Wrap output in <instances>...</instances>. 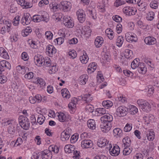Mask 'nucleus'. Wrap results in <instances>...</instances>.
I'll return each mask as SVG.
<instances>
[{
  "label": "nucleus",
  "instance_id": "ddd939ff",
  "mask_svg": "<svg viewBox=\"0 0 159 159\" xmlns=\"http://www.w3.org/2000/svg\"><path fill=\"white\" fill-rule=\"evenodd\" d=\"M93 145L92 141L90 140H84L81 142V147L84 148H91Z\"/></svg>",
  "mask_w": 159,
  "mask_h": 159
},
{
  "label": "nucleus",
  "instance_id": "7c9ffc66",
  "mask_svg": "<svg viewBox=\"0 0 159 159\" xmlns=\"http://www.w3.org/2000/svg\"><path fill=\"white\" fill-rule=\"evenodd\" d=\"M139 59L136 58L132 62L131 66L133 69H134L137 67H138L140 64V62H139Z\"/></svg>",
  "mask_w": 159,
  "mask_h": 159
},
{
  "label": "nucleus",
  "instance_id": "f03ea898",
  "mask_svg": "<svg viewBox=\"0 0 159 159\" xmlns=\"http://www.w3.org/2000/svg\"><path fill=\"white\" fill-rule=\"evenodd\" d=\"M63 23L67 27L72 28L74 26V22L70 16H64L63 18Z\"/></svg>",
  "mask_w": 159,
  "mask_h": 159
},
{
  "label": "nucleus",
  "instance_id": "4c0bfd02",
  "mask_svg": "<svg viewBox=\"0 0 159 159\" xmlns=\"http://www.w3.org/2000/svg\"><path fill=\"white\" fill-rule=\"evenodd\" d=\"M147 139L149 141H152L155 138V134L153 131H149L148 134H147Z\"/></svg>",
  "mask_w": 159,
  "mask_h": 159
},
{
  "label": "nucleus",
  "instance_id": "c756f323",
  "mask_svg": "<svg viewBox=\"0 0 159 159\" xmlns=\"http://www.w3.org/2000/svg\"><path fill=\"white\" fill-rule=\"evenodd\" d=\"M80 59L82 63L86 64L87 63L89 58L87 54L85 53V54H84L82 56L80 57Z\"/></svg>",
  "mask_w": 159,
  "mask_h": 159
},
{
  "label": "nucleus",
  "instance_id": "473e14b6",
  "mask_svg": "<svg viewBox=\"0 0 159 159\" xmlns=\"http://www.w3.org/2000/svg\"><path fill=\"white\" fill-rule=\"evenodd\" d=\"M90 94H85L83 95L84 101L85 103H88L91 101L92 100V98Z\"/></svg>",
  "mask_w": 159,
  "mask_h": 159
},
{
  "label": "nucleus",
  "instance_id": "58836bf2",
  "mask_svg": "<svg viewBox=\"0 0 159 159\" xmlns=\"http://www.w3.org/2000/svg\"><path fill=\"white\" fill-rule=\"evenodd\" d=\"M154 18V13L152 11H149L147 14V16L146 17L147 19L148 20H152Z\"/></svg>",
  "mask_w": 159,
  "mask_h": 159
},
{
  "label": "nucleus",
  "instance_id": "37998d69",
  "mask_svg": "<svg viewBox=\"0 0 159 159\" xmlns=\"http://www.w3.org/2000/svg\"><path fill=\"white\" fill-rule=\"evenodd\" d=\"M15 131V126L11 124L8 128V131L9 134H13Z\"/></svg>",
  "mask_w": 159,
  "mask_h": 159
},
{
  "label": "nucleus",
  "instance_id": "f3484780",
  "mask_svg": "<svg viewBox=\"0 0 159 159\" xmlns=\"http://www.w3.org/2000/svg\"><path fill=\"white\" fill-rule=\"evenodd\" d=\"M88 78V76L86 75H81L79 78L78 80L80 83L81 85L86 84Z\"/></svg>",
  "mask_w": 159,
  "mask_h": 159
},
{
  "label": "nucleus",
  "instance_id": "39448f33",
  "mask_svg": "<svg viewBox=\"0 0 159 159\" xmlns=\"http://www.w3.org/2000/svg\"><path fill=\"white\" fill-rule=\"evenodd\" d=\"M110 154L113 156H116L119 155L120 153V149L118 146L117 145H115L112 147V146L110 147L109 149Z\"/></svg>",
  "mask_w": 159,
  "mask_h": 159
},
{
  "label": "nucleus",
  "instance_id": "4be33fe9",
  "mask_svg": "<svg viewBox=\"0 0 159 159\" xmlns=\"http://www.w3.org/2000/svg\"><path fill=\"white\" fill-rule=\"evenodd\" d=\"M61 94L63 98H69L70 96V94L68 89L66 88L62 89L61 90Z\"/></svg>",
  "mask_w": 159,
  "mask_h": 159
},
{
  "label": "nucleus",
  "instance_id": "4468645a",
  "mask_svg": "<svg viewBox=\"0 0 159 159\" xmlns=\"http://www.w3.org/2000/svg\"><path fill=\"white\" fill-rule=\"evenodd\" d=\"M145 43L147 44L152 45L155 44L157 42L156 39L152 37H148L145 38Z\"/></svg>",
  "mask_w": 159,
  "mask_h": 159
},
{
  "label": "nucleus",
  "instance_id": "7ed1b4c3",
  "mask_svg": "<svg viewBox=\"0 0 159 159\" xmlns=\"http://www.w3.org/2000/svg\"><path fill=\"white\" fill-rule=\"evenodd\" d=\"M32 20V18L30 14L26 13L24 14L20 21L23 25H27L30 23Z\"/></svg>",
  "mask_w": 159,
  "mask_h": 159
},
{
  "label": "nucleus",
  "instance_id": "4d7b16f0",
  "mask_svg": "<svg viewBox=\"0 0 159 159\" xmlns=\"http://www.w3.org/2000/svg\"><path fill=\"white\" fill-rule=\"evenodd\" d=\"M30 123L29 121L27 122L23 125H20L21 127L25 130L28 129L30 127Z\"/></svg>",
  "mask_w": 159,
  "mask_h": 159
},
{
  "label": "nucleus",
  "instance_id": "6e6552de",
  "mask_svg": "<svg viewBox=\"0 0 159 159\" xmlns=\"http://www.w3.org/2000/svg\"><path fill=\"white\" fill-rule=\"evenodd\" d=\"M78 19L80 23H83L85 19V14L82 9H79L76 12Z\"/></svg>",
  "mask_w": 159,
  "mask_h": 159
},
{
  "label": "nucleus",
  "instance_id": "f257e3e1",
  "mask_svg": "<svg viewBox=\"0 0 159 159\" xmlns=\"http://www.w3.org/2000/svg\"><path fill=\"white\" fill-rule=\"evenodd\" d=\"M137 103L143 111L148 112L150 111L151 106L146 101L139 99L137 100Z\"/></svg>",
  "mask_w": 159,
  "mask_h": 159
},
{
  "label": "nucleus",
  "instance_id": "cd10ccee",
  "mask_svg": "<svg viewBox=\"0 0 159 159\" xmlns=\"http://www.w3.org/2000/svg\"><path fill=\"white\" fill-rule=\"evenodd\" d=\"M19 123L20 125H23L25 123L29 121L27 117L23 116H20L19 118Z\"/></svg>",
  "mask_w": 159,
  "mask_h": 159
},
{
  "label": "nucleus",
  "instance_id": "79ce46f5",
  "mask_svg": "<svg viewBox=\"0 0 159 159\" xmlns=\"http://www.w3.org/2000/svg\"><path fill=\"white\" fill-rule=\"evenodd\" d=\"M51 65V61L49 58H47L45 59V61H43V66L45 67H49Z\"/></svg>",
  "mask_w": 159,
  "mask_h": 159
},
{
  "label": "nucleus",
  "instance_id": "a211bd4d",
  "mask_svg": "<svg viewBox=\"0 0 159 159\" xmlns=\"http://www.w3.org/2000/svg\"><path fill=\"white\" fill-rule=\"evenodd\" d=\"M103 42V38L101 37H98L95 39L94 44L95 46L97 48L100 47L102 44Z\"/></svg>",
  "mask_w": 159,
  "mask_h": 159
},
{
  "label": "nucleus",
  "instance_id": "9d476101",
  "mask_svg": "<svg viewBox=\"0 0 159 159\" xmlns=\"http://www.w3.org/2000/svg\"><path fill=\"white\" fill-rule=\"evenodd\" d=\"M128 108L123 106L119 107L116 110V111L120 114V116H126L128 113Z\"/></svg>",
  "mask_w": 159,
  "mask_h": 159
},
{
  "label": "nucleus",
  "instance_id": "5701e85b",
  "mask_svg": "<svg viewBox=\"0 0 159 159\" xmlns=\"http://www.w3.org/2000/svg\"><path fill=\"white\" fill-rule=\"evenodd\" d=\"M74 148L70 145H66L64 148L65 152L68 153L73 152L74 150Z\"/></svg>",
  "mask_w": 159,
  "mask_h": 159
},
{
  "label": "nucleus",
  "instance_id": "9b49d317",
  "mask_svg": "<svg viewBox=\"0 0 159 159\" xmlns=\"http://www.w3.org/2000/svg\"><path fill=\"white\" fill-rule=\"evenodd\" d=\"M40 153L43 159H51L52 157V153L48 150H44Z\"/></svg>",
  "mask_w": 159,
  "mask_h": 159
},
{
  "label": "nucleus",
  "instance_id": "8fccbe9b",
  "mask_svg": "<svg viewBox=\"0 0 159 159\" xmlns=\"http://www.w3.org/2000/svg\"><path fill=\"white\" fill-rule=\"evenodd\" d=\"M45 35L48 39L51 40L52 38L53 34L50 31H47L45 32Z\"/></svg>",
  "mask_w": 159,
  "mask_h": 159
},
{
  "label": "nucleus",
  "instance_id": "09e8293b",
  "mask_svg": "<svg viewBox=\"0 0 159 159\" xmlns=\"http://www.w3.org/2000/svg\"><path fill=\"white\" fill-rule=\"evenodd\" d=\"M93 107L91 105H88L86 107V110L87 111L90 113H92L93 111Z\"/></svg>",
  "mask_w": 159,
  "mask_h": 159
},
{
  "label": "nucleus",
  "instance_id": "a18cd8bd",
  "mask_svg": "<svg viewBox=\"0 0 159 159\" xmlns=\"http://www.w3.org/2000/svg\"><path fill=\"white\" fill-rule=\"evenodd\" d=\"M79 138V134L76 133L73 135L71 137L70 141L72 143L76 142Z\"/></svg>",
  "mask_w": 159,
  "mask_h": 159
},
{
  "label": "nucleus",
  "instance_id": "c03bdc74",
  "mask_svg": "<svg viewBox=\"0 0 159 159\" xmlns=\"http://www.w3.org/2000/svg\"><path fill=\"white\" fill-rule=\"evenodd\" d=\"M69 56L70 57V58L74 59L77 56V53L75 51L73 50L70 51L68 53Z\"/></svg>",
  "mask_w": 159,
  "mask_h": 159
},
{
  "label": "nucleus",
  "instance_id": "a878e982",
  "mask_svg": "<svg viewBox=\"0 0 159 159\" xmlns=\"http://www.w3.org/2000/svg\"><path fill=\"white\" fill-rule=\"evenodd\" d=\"M96 64L95 62L89 64L88 66V72L90 73H91V72H90V71L93 72L95 70H96Z\"/></svg>",
  "mask_w": 159,
  "mask_h": 159
},
{
  "label": "nucleus",
  "instance_id": "603ef678",
  "mask_svg": "<svg viewBox=\"0 0 159 159\" xmlns=\"http://www.w3.org/2000/svg\"><path fill=\"white\" fill-rule=\"evenodd\" d=\"M138 70L140 73L145 74L147 71V68L143 66V67L138 68Z\"/></svg>",
  "mask_w": 159,
  "mask_h": 159
},
{
  "label": "nucleus",
  "instance_id": "774afa93",
  "mask_svg": "<svg viewBox=\"0 0 159 159\" xmlns=\"http://www.w3.org/2000/svg\"><path fill=\"white\" fill-rule=\"evenodd\" d=\"M93 159H108L107 157L104 155L96 156Z\"/></svg>",
  "mask_w": 159,
  "mask_h": 159
},
{
  "label": "nucleus",
  "instance_id": "423d86ee",
  "mask_svg": "<svg viewBox=\"0 0 159 159\" xmlns=\"http://www.w3.org/2000/svg\"><path fill=\"white\" fill-rule=\"evenodd\" d=\"M100 127L102 131L104 132H107L110 129L111 124L106 121H101Z\"/></svg>",
  "mask_w": 159,
  "mask_h": 159
},
{
  "label": "nucleus",
  "instance_id": "393cba45",
  "mask_svg": "<svg viewBox=\"0 0 159 159\" xmlns=\"http://www.w3.org/2000/svg\"><path fill=\"white\" fill-rule=\"evenodd\" d=\"M122 142L125 145V147H129L131 143V140L130 138L127 136L123 139Z\"/></svg>",
  "mask_w": 159,
  "mask_h": 159
},
{
  "label": "nucleus",
  "instance_id": "338daca9",
  "mask_svg": "<svg viewBox=\"0 0 159 159\" xmlns=\"http://www.w3.org/2000/svg\"><path fill=\"white\" fill-rule=\"evenodd\" d=\"M40 152L38 153L34 152L31 157V159H38L40 155Z\"/></svg>",
  "mask_w": 159,
  "mask_h": 159
},
{
  "label": "nucleus",
  "instance_id": "2eb2a0df",
  "mask_svg": "<svg viewBox=\"0 0 159 159\" xmlns=\"http://www.w3.org/2000/svg\"><path fill=\"white\" fill-rule=\"evenodd\" d=\"M100 120L101 121H106L109 123H111V122L113 120V117L111 115L107 113L102 117Z\"/></svg>",
  "mask_w": 159,
  "mask_h": 159
},
{
  "label": "nucleus",
  "instance_id": "a19ab883",
  "mask_svg": "<svg viewBox=\"0 0 159 159\" xmlns=\"http://www.w3.org/2000/svg\"><path fill=\"white\" fill-rule=\"evenodd\" d=\"M122 130L119 128L115 129L113 131V132L114 136L118 135L120 136L121 135Z\"/></svg>",
  "mask_w": 159,
  "mask_h": 159
},
{
  "label": "nucleus",
  "instance_id": "6ab92c4d",
  "mask_svg": "<svg viewBox=\"0 0 159 159\" xmlns=\"http://www.w3.org/2000/svg\"><path fill=\"white\" fill-rule=\"evenodd\" d=\"M16 69L18 73L24 75L25 73L26 70L28 68L24 66H21L20 65H19L16 66Z\"/></svg>",
  "mask_w": 159,
  "mask_h": 159
},
{
  "label": "nucleus",
  "instance_id": "e433bc0d",
  "mask_svg": "<svg viewBox=\"0 0 159 159\" xmlns=\"http://www.w3.org/2000/svg\"><path fill=\"white\" fill-rule=\"evenodd\" d=\"M151 8L154 9H156L158 8V3L157 0H153L150 4Z\"/></svg>",
  "mask_w": 159,
  "mask_h": 159
},
{
  "label": "nucleus",
  "instance_id": "c9c22d12",
  "mask_svg": "<svg viewBox=\"0 0 159 159\" xmlns=\"http://www.w3.org/2000/svg\"><path fill=\"white\" fill-rule=\"evenodd\" d=\"M107 144L108 142L107 140L105 139H103L102 140H99V141L97 142V145L100 147L105 146Z\"/></svg>",
  "mask_w": 159,
  "mask_h": 159
},
{
  "label": "nucleus",
  "instance_id": "1a4fd4ad",
  "mask_svg": "<svg viewBox=\"0 0 159 159\" xmlns=\"http://www.w3.org/2000/svg\"><path fill=\"white\" fill-rule=\"evenodd\" d=\"M34 61L36 65L38 66H43V61H45V59L41 55H37L34 57Z\"/></svg>",
  "mask_w": 159,
  "mask_h": 159
},
{
  "label": "nucleus",
  "instance_id": "ea45409f",
  "mask_svg": "<svg viewBox=\"0 0 159 159\" xmlns=\"http://www.w3.org/2000/svg\"><path fill=\"white\" fill-rule=\"evenodd\" d=\"M123 152L124 155H129L132 152L131 148H129V147L125 146Z\"/></svg>",
  "mask_w": 159,
  "mask_h": 159
},
{
  "label": "nucleus",
  "instance_id": "052dcab7",
  "mask_svg": "<svg viewBox=\"0 0 159 159\" xmlns=\"http://www.w3.org/2000/svg\"><path fill=\"white\" fill-rule=\"evenodd\" d=\"M34 77V74L32 72H30L25 74V77L28 79H30Z\"/></svg>",
  "mask_w": 159,
  "mask_h": 159
},
{
  "label": "nucleus",
  "instance_id": "dca6fc26",
  "mask_svg": "<svg viewBox=\"0 0 159 159\" xmlns=\"http://www.w3.org/2000/svg\"><path fill=\"white\" fill-rule=\"evenodd\" d=\"M47 52H48L49 55H52L55 54L56 52V49L52 45H49L47 47Z\"/></svg>",
  "mask_w": 159,
  "mask_h": 159
},
{
  "label": "nucleus",
  "instance_id": "864d4df0",
  "mask_svg": "<svg viewBox=\"0 0 159 159\" xmlns=\"http://www.w3.org/2000/svg\"><path fill=\"white\" fill-rule=\"evenodd\" d=\"M68 107L69 108L72 109V112H73L76 107L75 103L72 102H71L69 104Z\"/></svg>",
  "mask_w": 159,
  "mask_h": 159
},
{
  "label": "nucleus",
  "instance_id": "20e7f679",
  "mask_svg": "<svg viewBox=\"0 0 159 159\" xmlns=\"http://www.w3.org/2000/svg\"><path fill=\"white\" fill-rule=\"evenodd\" d=\"M60 6L61 11L67 12L70 11L71 8V4L70 2L64 1L60 2Z\"/></svg>",
  "mask_w": 159,
  "mask_h": 159
},
{
  "label": "nucleus",
  "instance_id": "72a5a7b5",
  "mask_svg": "<svg viewBox=\"0 0 159 159\" xmlns=\"http://www.w3.org/2000/svg\"><path fill=\"white\" fill-rule=\"evenodd\" d=\"M2 66L4 68L10 70L11 68V65L10 63L6 60H2L0 62Z\"/></svg>",
  "mask_w": 159,
  "mask_h": 159
},
{
  "label": "nucleus",
  "instance_id": "e2e57ef3",
  "mask_svg": "<svg viewBox=\"0 0 159 159\" xmlns=\"http://www.w3.org/2000/svg\"><path fill=\"white\" fill-rule=\"evenodd\" d=\"M130 111L131 114H134L138 112V109L136 107L133 106L130 109Z\"/></svg>",
  "mask_w": 159,
  "mask_h": 159
},
{
  "label": "nucleus",
  "instance_id": "b1692460",
  "mask_svg": "<svg viewBox=\"0 0 159 159\" xmlns=\"http://www.w3.org/2000/svg\"><path fill=\"white\" fill-rule=\"evenodd\" d=\"M102 105L105 108H108L112 107L113 105V103L111 101L107 100L103 101Z\"/></svg>",
  "mask_w": 159,
  "mask_h": 159
},
{
  "label": "nucleus",
  "instance_id": "f8f14e48",
  "mask_svg": "<svg viewBox=\"0 0 159 159\" xmlns=\"http://www.w3.org/2000/svg\"><path fill=\"white\" fill-rule=\"evenodd\" d=\"M123 10L126 15L129 16L135 15L137 11L135 8L131 7H125Z\"/></svg>",
  "mask_w": 159,
  "mask_h": 159
},
{
  "label": "nucleus",
  "instance_id": "bf43d9fd",
  "mask_svg": "<svg viewBox=\"0 0 159 159\" xmlns=\"http://www.w3.org/2000/svg\"><path fill=\"white\" fill-rule=\"evenodd\" d=\"M116 29L117 33L118 34L120 33L122 30V25L120 23L118 24L116 26Z\"/></svg>",
  "mask_w": 159,
  "mask_h": 159
},
{
  "label": "nucleus",
  "instance_id": "0eeeda50",
  "mask_svg": "<svg viewBox=\"0 0 159 159\" xmlns=\"http://www.w3.org/2000/svg\"><path fill=\"white\" fill-rule=\"evenodd\" d=\"M125 38L126 40L129 43L136 42L137 40L136 35L131 32L126 33L125 34Z\"/></svg>",
  "mask_w": 159,
  "mask_h": 159
},
{
  "label": "nucleus",
  "instance_id": "412c9836",
  "mask_svg": "<svg viewBox=\"0 0 159 159\" xmlns=\"http://www.w3.org/2000/svg\"><path fill=\"white\" fill-rule=\"evenodd\" d=\"M88 127L92 129H94L96 128V124L95 120L93 119L89 120L87 122Z\"/></svg>",
  "mask_w": 159,
  "mask_h": 159
},
{
  "label": "nucleus",
  "instance_id": "2f4dec72",
  "mask_svg": "<svg viewBox=\"0 0 159 159\" xmlns=\"http://www.w3.org/2000/svg\"><path fill=\"white\" fill-rule=\"evenodd\" d=\"M70 136V135L68 134H66L65 132L63 131L61 134V138L62 141H65L68 140Z\"/></svg>",
  "mask_w": 159,
  "mask_h": 159
},
{
  "label": "nucleus",
  "instance_id": "69168bd1",
  "mask_svg": "<svg viewBox=\"0 0 159 159\" xmlns=\"http://www.w3.org/2000/svg\"><path fill=\"white\" fill-rule=\"evenodd\" d=\"M57 69L56 67V66H53L50 69L49 73L51 74L55 73Z\"/></svg>",
  "mask_w": 159,
  "mask_h": 159
},
{
  "label": "nucleus",
  "instance_id": "49530a36",
  "mask_svg": "<svg viewBox=\"0 0 159 159\" xmlns=\"http://www.w3.org/2000/svg\"><path fill=\"white\" fill-rule=\"evenodd\" d=\"M41 16L34 15L33 16L32 20L34 22H39L41 21Z\"/></svg>",
  "mask_w": 159,
  "mask_h": 159
},
{
  "label": "nucleus",
  "instance_id": "0e129e2a",
  "mask_svg": "<svg viewBox=\"0 0 159 159\" xmlns=\"http://www.w3.org/2000/svg\"><path fill=\"white\" fill-rule=\"evenodd\" d=\"M123 4H124V3L121 0H116L114 2V6L117 7Z\"/></svg>",
  "mask_w": 159,
  "mask_h": 159
},
{
  "label": "nucleus",
  "instance_id": "aec40b11",
  "mask_svg": "<svg viewBox=\"0 0 159 159\" xmlns=\"http://www.w3.org/2000/svg\"><path fill=\"white\" fill-rule=\"evenodd\" d=\"M95 115L98 116H101L106 113V109L104 108H99L96 109Z\"/></svg>",
  "mask_w": 159,
  "mask_h": 159
},
{
  "label": "nucleus",
  "instance_id": "c85d7f7f",
  "mask_svg": "<svg viewBox=\"0 0 159 159\" xmlns=\"http://www.w3.org/2000/svg\"><path fill=\"white\" fill-rule=\"evenodd\" d=\"M32 32V29L30 27H27L26 28L23 30L22 32V34L24 37L27 36L29 33Z\"/></svg>",
  "mask_w": 159,
  "mask_h": 159
},
{
  "label": "nucleus",
  "instance_id": "3c124183",
  "mask_svg": "<svg viewBox=\"0 0 159 159\" xmlns=\"http://www.w3.org/2000/svg\"><path fill=\"white\" fill-rule=\"evenodd\" d=\"M132 128V125L127 124L124 128V131L126 132L130 131Z\"/></svg>",
  "mask_w": 159,
  "mask_h": 159
},
{
  "label": "nucleus",
  "instance_id": "f704fd0d",
  "mask_svg": "<svg viewBox=\"0 0 159 159\" xmlns=\"http://www.w3.org/2000/svg\"><path fill=\"white\" fill-rule=\"evenodd\" d=\"M58 120L61 122H64L66 120V116L62 112H60L58 115Z\"/></svg>",
  "mask_w": 159,
  "mask_h": 159
},
{
  "label": "nucleus",
  "instance_id": "5fc2aeb1",
  "mask_svg": "<svg viewBox=\"0 0 159 159\" xmlns=\"http://www.w3.org/2000/svg\"><path fill=\"white\" fill-rule=\"evenodd\" d=\"M41 116L38 117L37 119V121L40 125H41L43 124L45 120V117L42 115H41Z\"/></svg>",
  "mask_w": 159,
  "mask_h": 159
},
{
  "label": "nucleus",
  "instance_id": "6e6d98bb",
  "mask_svg": "<svg viewBox=\"0 0 159 159\" xmlns=\"http://www.w3.org/2000/svg\"><path fill=\"white\" fill-rule=\"evenodd\" d=\"M113 19L115 21L119 22H120L122 20V18L120 16L118 15H116L113 16Z\"/></svg>",
  "mask_w": 159,
  "mask_h": 159
},
{
  "label": "nucleus",
  "instance_id": "de8ad7c7",
  "mask_svg": "<svg viewBox=\"0 0 159 159\" xmlns=\"http://www.w3.org/2000/svg\"><path fill=\"white\" fill-rule=\"evenodd\" d=\"M54 6V7L52 10V11L54 12L58 11L59 10H61V7L60 6V3L59 4H57L55 3Z\"/></svg>",
  "mask_w": 159,
  "mask_h": 159
},
{
  "label": "nucleus",
  "instance_id": "bb28decb",
  "mask_svg": "<svg viewBox=\"0 0 159 159\" xmlns=\"http://www.w3.org/2000/svg\"><path fill=\"white\" fill-rule=\"evenodd\" d=\"M124 38L121 36H120L117 37L116 44V45L119 47H120L124 41Z\"/></svg>",
  "mask_w": 159,
  "mask_h": 159
},
{
  "label": "nucleus",
  "instance_id": "13d9d810",
  "mask_svg": "<svg viewBox=\"0 0 159 159\" xmlns=\"http://www.w3.org/2000/svg\"><path fill=\"white\" fill-rule=\"evenodd\" d=\"M55 40L57 41V43L59 45L62 44L64 41L63 37H59L55 39Z\"/></svg>",
  "mask_w": 159,
  "mask_h": 159
},
{
  "label": "nucleus",
  "instance_id": "680f3d73",
  "mask_svg": "<svg viewBox=\"0 0 159 159\" xmlns=\"http://www.w3.org/2000/svg\"><path fill=\"white\" fill-rule=\"evenodd\" d=\"M21 58L24 60L26 61L27 60L29 59L27 53L25 52H23L21 54Z\"/></svg>",
  "mask_w": 159,
  "mask_h": 159
}]
</instances>
